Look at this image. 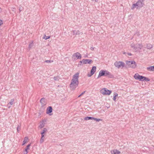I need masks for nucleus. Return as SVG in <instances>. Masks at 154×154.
<instances>
[{
  "label": "nucleus",
  "instance_id": "2",
  "mask_svg": "<svg viewBox=\"0 0 154 154\" xmlns=\"http://www.w3.org/2000/svg\"><path fill=\"white\" fill-rule=\"evenodd\" d=\"M131 47L132 48L135 52H140V50H141L143 47V45L142 44H138L136 46L135 44L132 43L131 45Z\"/></svg>",
  "mask_w": 154,
  "mask_h": 154
},
{
  "label": "nucleus",
  "instance_id": "37",
  "mask_svg": "<svg viewBox=\"0 0 154 154\" xmlns=\"http://www.w3.org/2000/svg\"><path fill=\"white\" fill-rule=\"evenodd\" d=\"M41 136H43V137H44V133L43 132H42L41 133Z\"/></svg>",
  "mask_w": 154,
  "mask_h": 154
},
{
  "label": "nucleus",
  "instance_id": "8",
  "mask_svg": "<svg viewBox=\"0 0 154 154\" xmlns=\"http://www.w3.org/2000/svg\"><path fill=\"white\" fill-rule=\"evenodd\" d=\"M92 60L89 59H83L82 60L80 61L81 63H83V64H91L92 62Z\"/></svg>",
  "mask_w": 154,
  "mask_h": 154
},
{
  "label": "nucleus",
  "instance_id": "12",
  "mask_svg": "<svg viewBox=\"0 0 154 154\" xmlns=\"http://www.w3.org/2000/svg\"><path fill=\"white\" fill-rule=\"evenodd\" d=\"M14 99H12L11 100L10 102L8 103L7 106L8 108H10L12 105L14 103Z\"/></svg>",
  "mask_w": 154,
  "mask_h": 154
},
{
  "label": "nucleus",
  "instance_id": "49",
  "mask_svg": "<svg viewBox=\"0 0 154 154\" xmlns=\"http://www.w3.org/2000/svg\"><path fill=\"white\" fill-rule=\"evenodd\" d=\"M43 111H42V112H43Z\"/></svg>",
  "mask_w": 154,
  "mask_h": 154
},
{
  "label": "nucleus",
  "instance_id": "45",
  "mask_svg": "<svg viewBox=\"0 0 154 154\" xmlns=\"http://www.w3.org/2000/svg\"><path fill=\"white\" fill-rule=\"evenodd\" d=\"M125 54V52H124V53H123V54Z\"/></svg>",
  "mask_w": 154,
  "mask_h": 154
},
{
  "label": "nucleus",
  "instance_id": "33",
  "mask_svg": "<svg viewBox=\"0 0 154 154\" xmlns=\"http://www.w3.org/2000/svg\"><path fill=\"white\" fill-rule=\"evenodd\" d=\"M47 131V129H46V128H44L43 129V131H42V132H44V133H45V132H46Z\"/></svg>",
  "mask_w": 154,
  "mask_h": 154
},
{
  "label": "nucleus",
  "instance_id": "7",
  "mask_svg": "<svg viewBox=\"0 0 154 154\" xmlns=\"http://www.w3.org/2000/svg\"><path fill=\"white\" fill-rule=\"evenodd\" d=\"M84 119L85 120H86V121H87V120H90V119L94 120L96 121V122H98L102 120L101 119H97V118H94L93 117H85L84 118Z\"/></svg>",
  "mask_w": 154,
  "mask_h": 154
},
{
  "label": "nucleus",
  "instance_id": "35",
  "mask_svg": "<svg viewBox=\"0 0 154 154\" xmlns=\"http://www.w3.org/2000/svg\"><path fill=\"white\" fill-rule=\"evenodd\" d=\"M72 32H73V35H75V33H76V31L75 30H73L72 31Z\"/></svg>",
  "mask_w": 154,
  "mask_h": 154
},
{
  "label": "nucleus",
  "instance_id": "29",
  "mask_svg": "<svg viewBox=\"0 0 154 154\" xmlns=\"http://www.w3.org/2000/svg\"><path fill=\"white\" fill-rule=\"evenodd\" d=\"M53 62L52 60H45V62L47 63H51Z\"/></svg>",
  "mask_w": 154,
  "mask_h": 154
},
{
  "label": "nucleus",
  "instance_id": "22",
  "mask_svg": "<svg viewBox=\"0 0 154 154\" xmlns=\"http://www.w3.org/2000/svg\"><path fill=\"white\" fill-rule=\"evenodd\" d=\"M152 47V45L150 44H148L146 45V48L148 49H150Z\"/></svg>",
  "mask_w": 154,
  "mask_h": 154
},
{
  "label": "nucleus",
  "instance_id": "31",
  "mask_svg": "<svg viewBox=\"0 0 154 154\" xmlns=\"http://www.w3.org/2000/svg\"><path fill=\"white\" fill-rule=\"evenodd\" d=\"M85 93V91H84L80 95H79L78 96V97H79L80 96H81L83 95V94H84Z\"/></svg>",
  "mask_w": 154,
  "mask_h": 154
},
{
  "label": "nucleus",
  "instance_id": "14",
  "mask_svg": "<svg viewBox=\"0 0 154 154\" xmlns=\"http://www.w3.org/2000/svg\"><path fill=\"white\" fill-rule=\"evenodd\" d=\"M40 102L41 103V105L42 106H44L46 104V100L44 98H42L40 100Z\"/></svg>",
  "mask_w": 154,
  "mask_h": 154
},
{
  "label": "nucleus",
  "instance_id": "44",
  "mask_svg": "<svg viewBox=\"0 0 154 154\" xmlns=\"http://www.w3.org/2000/svg\"><path fill=\"white\" fill-rule=\"evenodd\" d=\"M1 11H2V9L1 8H0V12H1Z\"/></svg>",
  "mask_w": 154,
  "mask_h": 154
},
{
  "label": "nucleus",
  "instance_id": "23",
  "mask_svg": "<svg viewBox=\"0 0 154 154\" xmlns=\"http://www.w3.org/2000/svg\"><path fill=\"white\" fill-rule=\"evenodd\" d=\"M33 41H32V42L31 43H30L29 44L28 48H29V50H30V48H31L33 46Z\"/></svg>",
  "mask_w": 154,
  "mask_h": 154
},
{
  "label": "nucleus",
  "instance_id": "5",
  "mask_svg": "<svg viewBox=\"0 0 154 154\" xmlns=\"http://www.w3.org/2000/svg\"><path fill=\"white\" fill-rule=\"evenodd\" d=\"M82 58L81 54L79 52L74 53L72 56V60H75L78 59H81Z\"/></svg>",
  "mask_w": 154,
  "mask_h": 154
},
{
  "label": "nucleus",
  "instance_id": "30",
  "mask_svg": "<svg viewBox=\"0 0 154 154\" xmlns=\"http://www.w3.org/2000/svg\"><path fill=\"white\" fill-rule=\"evenodd\" d=\"M54 80L55 81L58 80V77L57 76L54 77Z\"/></svg>",
  "mask_w": 154,
  "mask_h": 154
},
{
  "label": "nucleus",
  "instance_id": "17",
  "mask_svg": "<svg viewBox=\"0 0 154 154\" xmlns=\"http://www.w3.org/2000/svg\"><path fill=\"white\" fill-rule=\"evenodd\" d=\"M105 75V73L104 72V70H100L99 74V75H98L97 78H99L100 77L102 76H104Z\"/></svg>",
  "mask_w": 154,
  "mask_h": 154
},
{
  "label": "nucleus",
  "instance_id": "9",
  "mask_svg": "<svg viewBox=\"0 0 154 154\" xmlns=\"http://www.w3.org/2000/svg\"><path fill=\"white\" fill-rule=\"evenodd\" d=\"M96 67L95 66H93L91 71V74H88V76L90 77L93 75L96 71Z\"/></svg>",
  "mask_w": 154,
  "mask_h": 154
},
{
  "label": "nucleus",
  "instance_id": "27",
  "mask_svg": "<svg viewBox=\"0 0 154 154\" xmlns=\"http://www.w3.org/2000/svg\"><path fill=\"white\" fill-rule=\"evenodd\" d=\"M50 38V36H47L45 35L43 37V38L45 39V40H47L49 38Z\"/></svg>",
  "mask_w": 154,
  "mask_h": 154
},
{
  "label": "nucleus",
  "instance_id": "36",
  "mask_svg": "<svg viewBox=\"0 0 154 154\" xmlns=\"http://www.w3.org/2000/svg\"><path fill=\"white\" fill-rule=\"evenodd\" d=\"M28 153V152L27 151H26V150H24L23 151V154H27Z\"/></svg>",
  "mask_w": 154,
  "mask_h": 154
},
{
  "label": "nucleus",
  "instance_id": "18",
  "mask_svg": "<svg viewBox=\"0 0 154 154\" xmlns=\"http://www.w3.org/2000/svg\"><path fill=\"white\" fill-rule=\"evenodd\" d=\"M141 76V75H140L138 73H136L135 74L134 77L136 80H139Z\"/></svg>",
  "mask_w": 154,
  "mask_h": 154
},
{
  "label": "nucleus",
  "instance_id": "28",
  "mask_svg": "<svg viewBox=\"0 0 154 154\" xmlns=\"http://www.w3.org/2000/svg\"><path fill=\"white\" fill-rule=\"evenodd\" d=\"M31 146V144H28L27 146L25 148V150H26V151H27V150L28 149H29V148L30 147V146Z\"/></svg>",
  "mask_w": 154,
  "mask_h": 154
},
{
  "label": "nucleus",
  "instance_id": "20",
  "mask_svg": "<svg viewBox=\"0 0 154 154\" xmlns=\"http://www.w3.org/2000/svg\"><path fill=\"white\" fill-rule=\"evenodd\" d=\"M146 69L147 70L152 71H154V66H151L149 67H147L146 68Z\"/></svg>",
  "mask_w": 154,
  "mask_h": 154
},
{
  "label": "nucleus",
  "instance_id": "15",
  "mask_svg": "<svg viewBox=\"0 0 154 154\" xmlns=\"http://www.w3.org/2000/svg\"><path fill=\"white\" fill-rule=\"evenodd\" d=\"M52 108L51 106H48L47 109L46 113L49 114L52 112Z\"/></svg>",
  "mask_w": 154,
  "mask_h": 154
},
{
  "label": "nucleus",
  "instance_id": "50",
  "mask_svg": "<svg viewBox=\"0 0 154 154\" xmlns=\"http://www.w3.org/2000/svg\"><path fill=\"white\" fill-rule=\"evenodd\" d=\"M92 1H94V0H91Z\"/></svg>",
  "mask_w": 154,
  "mask_h": 154
},
{
  "label": "nucleus",
  "instance_id": "24",
  "mask_svg": "<svg viewBox=\"0 0 154 154\" xmlns=\"http://www.w3.org/2000/svg\"><path fill=\"white\" fill-rule=\"evenodd\" d=\"M104 72L105 73L104 76H106L110 75V72L104 70Z\"/></svg>",
  "mask_w": 154,
  "mask_h": 154
},
{
  "label": "nucleus",
  "instance_id": "46",
  "mask_svg": "<svg viewBox=\"0 0 154 154\" xmlns=\"http://www.w3.org/2000/svg\"><path fill=\"white\" fill-rule=\"evenodd\" d=\"M49 115H50V116H51V114H49Z\"/></svg>",
  "mask_w": 154,
  "mask_h": 154
},
{
  "label": "nucleus",
  "instance_id": "25",
  "mask_svg": "<svg viewBox=\"0 0 154 154\" xmlns=\"http://www.w3.org/2000/svg\"><path fill=\"white\" fill-rule=\"evenodd\" d=\"M83 34L82 32H80L79 30L76 31L75 35H79L80 34Z\"/></svg>",
  "mask_w": 154,
  "mask_h": 154
},
{
  "label": "nucleus",
  "instance_id": "11",
  "mask_svg": "<svg viewBox=\"0 0 154 154\" xmlns=\"http://www.w3.org/2000/svg\"><path fill=\"white\" fill-rule=\"evenodd\" d=\"M137 4L138 5L139 8H141L143 5V0H138L137 2Z\"/></svg>",
  "mask_w": 154,
  "mask_h": 154
},
{
  "label": "nucleus",
  "instance_id": "4",
  "mask_svg": "<svg viewBox=\"0 0 154 154\" xmlns=\"http://www.w3.org/2000/svg\"><path fill=\"white\" fill-rule=\"evenodd\" d=\"M100 92L103 95H110L112 92V91L107 89L106 88L102 89L100 90Z\"/></svg>",
  "mask_w": 154,
  "mask_h": 154
},
{
  "label": "nucleus",
  "instance_id": "6",
  "mask_svg": "<svg viewBox=\"0 0 154 154\" xmlns=\"http://www.w3.org/2000/svg\"><path fill=\"white\" fill-rule=\"evenodd\" d=\"M125 64L124 63L121 61H116L114 64L115 66L118 68H123Z\"/></svg>",
  "mask_w": 154,
  "mask_h": 154
},
{
  "label": "nucleus",
  "instance_id": "41",
  "mask_svg": "<svg viewBox=\"0 0 154 154\" xmlns=\"http://www.w3.org/2000/svg\"><path fill=\"white\" fill-rule=\"evenodd\" d=\"M116 97H115L114 96H113V100L114 101H115L116 100Z\"/></svg>",
  "mask_w": 154,
  "mask_h": 154
},
{
  "label": "nucleus",
  "instance_id": "39",
  "mask_svg": "<svg viewBox=\"0 0 154 154\" xmlns=\"http://www.w3.org/2000/svg\"><path fill=\"white\" fill-rule=\"evenodd\" d=\"M94 47H91V48H90V49H91V50H92V51H93V50H94Z\"/></svg>",
  "mask_w": 154,
  "mask_h": 154
},
{
  "label": "nucleus",
  "instance_id": "38",
  "mask_svg": "<svg viewBox=\"0 0 154 154\" xmlns=\"http://www.w3.org/2000/svg\"><path fill=\"white\" fill-rule=\"evenodd\" d=\"M3 24V22L2 21L0 20V26H1V25H2Z\"/></svg>",
  "mask_w": 154,
  "mask_h": 154
},
{
  "label": "nucleus",
  "instance_id": "26",
  "mask_svg": "<svg viewBox=\"0 0 154 154\" xmlns=\"http://www.w3.org/2000/svg\"><path fill=\"white\" fill-rule=\"evenodd\" d=\"M44 138H45L44 136V137L41 136V138L40 140V142L41 143H43V142L44 141Z\"/></svg>",
  "mask_w": 154,
  "mask_h": 154
},
{
  "label": "nucleus",
  "instance_id": "13",
  "mask_svg": "<svg viewBox=\"0 0 154 154\" xmlns=\"http://www.w3.org/2000/svg\"><path fill=\"white\" fill-rule=\"evenodd\" d=\"M46 122V120L45 119H44L42 121H41L40 122V124L38 126V127L40 129H41L43 128L45 124V122Z\"/></svg>",
  "mask_w": 154,
  "mask_h": 154
},
{
  "label": "nucleus",
  "instance_id": "40",
  "mask_svg": "<svg viewBox=\"0 0 154 154\" xmlns=\"http://www.w3.org/2000/svg\"><path fill=\"white\" fill-rule=\"evenodd\" d=\"M136 34H137V35L138 36H139L140 35L139 32H137L136 33Z\"/></svg>",
  "mask_w": 154,
  "mask_h": 154
},
{
  "label": "nucleus",
  "instance_id": "10",
  "mask_svg": "<svg viewBox=\"0 0 154 154\" xmlns=\"http://www.w3.org/2000/svg\"><path fill=\"white\" fill-rule=\"evenodd\" d=\"M139 80L141 81H145L146 82H149L150 81V79L148 78L141 75Z\"/></svg>",
  "mask_w": 154,
  "mask_h": 154
},
{
  "label": "nucleus",
  "instance_id": "43",
  "mask_svg": "<svg viewBox=\"0 0 154 154\" xmlns=\"http://www.w3.org/2000/svg\"><path fill=\"white\" fill-rule=\"evenodd\" d=\"M19 10L20 12H21L22 11V9L21 8H20L19 9Z\"/></svg>",
  "mask_w": 154,
  "mask_h": 154
},
{
  "label": "nucleus",
  "instance_id": "42",
  "mask_svg": "<svg viewBox=\"0 0 154 154\" xmlns=\"http://www.w3.org/2000/svg\"><path fill=\"white\" fill-rule=\"evenodd\" d=\"M128 55H130V56H131L132 55V54H131V53H128Z\"/></svg>",
  "mask_w": 154,
  "mask_h": 154
},
{
  "label": "nucleus",
  "instance_id": "19",
  "mask_svg": "<svg viewBox=\"0 0 154 154\" xmlns=\"http://www.w3.org/2000/svg\"><path fill=\"white\" fill-rule=\"evenodd\" d=\"M138 5L137 3L134 4L132 5V7H131V9L132 10L134 9L135 8H136L137 9H139V7H138Z\"/></svg>",
  "mask_w": 154,
  "mask_h": 154
},
{
  "label": "nucleus",
  "instance_id": "3",
  "mask_svg": "<svg viewBox=\"0 0 154 154\" xmlns=\"http://www.w3.org/2000/svg\"><path fill=\"white\" fill-rule=\"evenodd\" d=\"M126 66L128 68H135L136 67L137 64L133 60L131 61H126Z\"/></svg>",
  "mask_w": 154,
  "mask_h": 154
},
{
  "label": "nucleus",
  "instance_id": "48",
  "mask_svg": "<svg viewBox=\"0 0 154 154\" xmlns=\"http://www.w3.org/2000/svg\"><path fill=\"white\" fill-rule=\"evenodd\" d=\"M152 146L154 147V146L152 145Z\"/></svg>",
  "mask_w": 154,
  "mask_h": 154
},
{
  "label": "nucleus",
  "instance_id": "21",
  "mask_svg": "<svg viewBox=\"0 0 154 154\" xmlns=\"http://www.w3.org/2000/svg\"><path fill=\"white\" fill-rule=\"evenodd\" d=\"M28 138L27 137H26L24 138V139L23 140V143L22 144V145H23L25 144V143H26L27 142V141L28 140Z\"/></svg>",
  "mask_w": 154,
  "mask_h": 154
},
{
  "label": "nucleus",
  "instance_id": "34",
  "mask_svg": "<svg viewBox=\"0 0 154 154\" xmlns=\"http://www.w3.org/2000/svg\"><path fill=\"white\" fill-rule=\"evenodd\" d=\"M118 96V94L116 93L115 92L114 93V96L115 97H116Z\"/></svg>",
  "mask_w": 154,
  "mask_h": 154
},
{
  "label": "nucleus",
  "instance_id": "47",
  "mask_svg": "<svg viewBox=\"0 0 154 154\" xmlns=\"http://www.w3.org/2000/svg\"><path fill=\"white\" fill-rule=\"evenodd\" d=\"M13 9H15V8H13Z\"/></svg>",
  "mask_w": 154,
  "mask_h": 154
},
{
  "label": "nucleus",
  "instance_id": "32",
  "mask_svg": "<svg viewBox=\"0 0 154 154\" xmlns=\"http://www.w3.org/2000/svg\"><path fill=\"white\" fill-rule=\"evenodd\" d=\"M20 127L19 125H18L17 128V132H19V131L20 130Z\"/></svg>",
  "mask_w": 154,
  "mask_h": 154
},
{
  "label": "nucleus",
  "instance_id": "1",
  "mask_svg": "<svg viewBox=\"0 0 154 154\" xmlns=\"http://www.w3.org/2000/svg\"><path fill=\"white\" fill-rule=\"evenodd\" d=\"M79 73L77 72L73 75L69 85L71 90H74L78 86L79 83Z\"/></svg>",
  "mask_w": 154,
  "mask_h": 154
},
{
  "label": "nucleus",
  "instance_id": "16",
  "mask_svg": "<svg viewBox=\"0 0 154 154\" xmlns=\"http://www.w3.org/2000/svg\"><path fill=\"white\" fill-rule=\"evenodd\" d=\"M111 154H120V152L116 149L112 150L111 151Z\"/></svg>",
  "mask_w": 154,
  "mask_h": 154
}]
</instances>
